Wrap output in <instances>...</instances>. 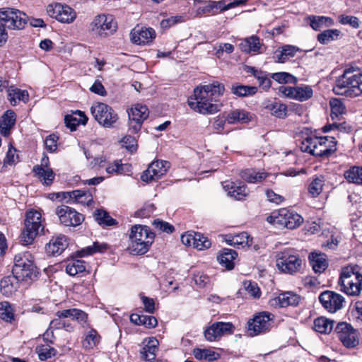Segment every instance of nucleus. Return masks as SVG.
I'll list each match as a JSON object with an SVG mask.
<instances>
[{
  "instance_id": "f257e3e1",
  "label": "nucleus",
  "mask_w": 362,
  "mask_h": 362,
  "mask_svg": "<svg viewBox=\"0 0 362 362\" xmlns=\"http://www.w3.org/2000/svg\"><path fill=\"white\" fill-rule=\"evenodd\" d=\"M333 91L336 95L355 98L362 94V73L353 68L346 69L336 81Z\"/></svg>"
},
{
  "instance_id": "f03ea898",
  "label": "nucleus",
  "mask_w": 362,
  "mask_h": 362,
  "mask_svg": "<svg viewBox=\"0 0 362 362\" xmlns=\"http://www.w3.org/2000/svg\"><path fill=\"white\" fill-rule=\"evenodd\" d=\"M76 320L81 324L86 322L88 315L81 310L76 308L66 309L56 313V317L50 322L49 329L43 334L44 339L52 343L49 339V330L64 329L67 332H72L74 326L69 320Z\"/></svg>"
},
{
  "instance_id": "7ed1b4c3",
  "label": "nucleus",
  "mask_w": 362,
  "mask_h": 362,
  "mask_svg": "<svg viewBox=\"0 0 362 362\" xmlns=\"http://www.w3.org/2000/svg\"><path fill=\"white\" fill-rule=\"evenodd\" d=\"M154 233L146 226L135 225L131 228L129 250L133 255L146 253L153 243Z\"/></svg>"
},
{
  "instance_id": "20e7f679",
  "label": "nucleus",
  "mask_w": 362,
  "mask_h": 362,
  "mask_svg": "<svg viewBox=\"0 0 362 362\" xmlns=\"http://www.w3.org/2000/svg\"><path fill=\"white\" fill-rule=\"evenodd\" d=\"M334 137L308 136L302 142L301 150L315 156L327 158L334 153L337 148Z\"/></svg>"
},
{
  "instance_id": "39448f33",
  "label": "nucleus",
  "mask_w": 362,
  "mask_h": 362,
  "mask_svg": "<svg viewBox=\"0 0 362 362\" xmlns=\"http://www.w3.org/2000/svg\"><path fill=\"white\" fill-rule=\"evenodd\" d=\"M12 273L13 277L19 281H33L37 277L38 269L30 252L19 253L15 256Z\"/></svg>"
},
{
  "instance_id": "423d86ee",
  "label": "nucleus",
  "mask_w": 362,
  "mask_h": 362,
  "mask_svg": "<svg viewBox=\"0 0 362 362\" xmlns=\"http://www.w3.org/2000/svg\"><path fill=\"white\" fill-rule=\"evenodd\" d=\"M358 265H350L342 269L339 284L344 291L349 296H357L362 290V274Z\"/></svg>"
},
{
  "instance_id": "0eeeda50",
  "label": "nucleus",
  "mask_w": 362,
  "mask_h": 362,
  "mask_svg": "<svg viewBox=\"0 0 362 362\" xmlns=\"http://www.w3.org/2000/svg\"><path fill=\"white\" fill-rule=\"evenodd\" d=\"M267 221L278 229L293 230L302 224L303 218L298 213L286 208H282L273 211L267 218Z\"/></svg>"
},
{
  "instance_id": "6e6552de",
  "label": "nucleus",
  "mask_w": 362,
  "mask_h": 362,
  "mask_svg": "<svg viewBox=\"0 0 362 362\" xmlns=\"http://www.w3.org/2000/svg\"><path fill=\"white\" fill-rule=\"evenodd\" d=\"M194 98L188 100L191 109L201 114H214L220 109V105L214 103V100L209 98L206 91H202L197 87L194 90Z\"/></svg>"
},
{
  "instance_id": "1a4fd4ad",
  "label": "nucleus",
  "mask_w": 362,
  "mask_h": 362,
  "mask_svg": "<svg viewBox=\"0 0 362 362\" xmlns=\"http://www.w3.org/2000/svg\"><path fill=\"white\" fill-rule=\"evenodd\" d=\"M276 266L281 272L293 274L298 272L302 266V259L298 255L286 250L277 253Z\"/></svg>"
},
{
  "instance_id": "9d476101",
  "label": "nucleus",
  "mask_w": 362,
  "mask_h": 362,
  "mask_svg": "<svg viewBox=\"0 0 362 362\" xmlns=\"http://www.w3.org/2000/svg\"><path fill=\"white\" fill-rule=\"evenodd\" d=\"M90 112L99 124L112 128L118 120V115L112 107L103 103H96L90 107Z\"/></svg>"
},
{
  "instance_id": "9b49d317",
  "label": "nucleus",
  "mask_w": 362,
  "mask_h": 362,
  "mask_svg": "<svg viewBox=\"0 0 362 362\" xmlns=\"http://www.w3.org/2000/svg\"><path fill=\"white\" fill-rule=\"evenodd\" d=\"M27 21V15L16 8L8 7L0 8V22L8 29H23Z\"/></svg>"
},
{
  "instance_id": "f8f14e48",
  "label": "nucleus",
  "mask_w": 362,
  "mask_h": 362,
  "mask_svg": "<svg viewBox=\"0 0 362 362\" xmlns=\"http://www.w3.org/2000/svg\"><path fill=\"white\" fill-rule=\"evenodd\" d=\"M117 23L110 15L101 14L95 17L90 25L91 31L100 37H106L116 31Z\"/></svg>"
},
{
  "instance_id": "ddd939ff",
  "label": "nucleus",
  "mask_w": 362,
  "mask_h": 362,
  "mask_svg": "<svg viewBox=\"0 0 362 362\" xmlns=\"http://www.w3.org/2000/svg\"><path fill=\"white\" fill-rule=\"evenodd\" d=\"M195 3L201 4L197 8V14L198 16L207 13H212L214 15L223 11L228 10L235 6L239 5L240 4L238 1H235L232 3L226 4V1L224 0L218 1L197 0L195 1Z\"/></svg>"
},
{
  "instance_id": "4468645a",
  "label": "nucleus",
  "mask_w": 362,
  "mask_h": 362,
  "mask_svg": "<svg viewBox=\"0 0 362 362\" xmlns=\"http://www.w3.org/2000/svg\"><path fill=\"white\" fill-rule=\"evenodd\" d=\"M335 332L339 339L346 348H354L359 344L358 332L346 322L337 324Z\"/></svg>"
},
{
  "instance_id": "2eb2a0df",
  "label": "nucleus",
  "mask_w": 362,
  "mask_h": 362,
  "mask_svg": "<svg viewBox=\"0 0 362 362\" xmlns=\"http://www.w3.org/2000/svg\"><path fill=\"white\" fill-rule=\"evenodd\" d=\"M235 326L232 322H217L213 323L204 331V337L209 341H214L224 335L232 334Z\"/></svg>"
},
{
  "instance_id": "dca6fc26",
  "label": "nucleus",
  "mask_w": 362,
  "mask_h": 362,
  "mask_svg": "<svg viewBox=\"0 0 362 362\" xmlns=\"http://www.w3.org/2000/svg\"><path fill=\"white\" fill-rule=\"evenodd\" d=\"M47 12L50 17L66 23H71L76 16V12L71 7L59 3L48 5Z\"/></svg>"
},
{
  "instance_id": "f3484780",
  "label": "nucleus",
  "mask_w": 362,
  "mask_h": 362,
  "mask_svg": "<svg viewBox=\"0 0 362 362\" xmlns=\"http://www.w3.org/2000/svg\"><path fill=\"white\" fill-rule=\"evenodd\" d=\"M56 214L60 222L66 226H77L84 220L81 214L65 205L57 207Z\"/></svg>"
},
{
  "instance_id": "a211bd4d",
  "label": "nucleus",
  "mask_w": 362,
  "mask_h": 362,
  "mask_svg": "<svg viewBox=\"0 0 362 362\" xmlns=\"http://www.w3.org/2000/svg\"><path fill=\"white\" fill-rule=\"evenodd\" d=\"M169 168L170 163L166 160L153 161L148 165L147 170L143 172L141 179L146 182L158 180L167 173Z\"/></svg>"
},
{
  "instance_id": "6ab92c4d",
  "label": "nucleus",
  "mask_w": 362,
  "mask_h": 362,
  "mask_svg": "<svg viewBox=\"0 0 362 362\" xmlns=\"http://www.w3.org/2000/svg\"><path fill=\"white\" fill-rule=\"evenodd\" d=\"M271 314L268 313H260L255 315L247 322V329L252 336L259 334L268 330L271 326Z\"/></svg>"
},
{
  "instance_id": "aec40b11",
  "label": "nucleus",
  "mask_w": 362,
  "mask_h": 362,
  "mask_svg": "<svg viewBox=\"0 0 362 362\" xmlns=\"http://www.w3.org/2000/svg\"><path fill=\"white\" fill-rule=\"evenodd\" d=\"M319 300L322 306L330 313H336L343 308L344 298L334 291H326L322 292Z\"/></svg>"
},
{
  "instance_id": "412c9836",
  "label": "nucleus",
  "mask_w": 362,
  "mask_h": 362,
  "mask_svg": "<svg viewBox=\"0 0 362 362\" xmlns=\"http://www.w3.org/2000/svg\"><path fill=\"white\" fill-rule=\"evenodd\" d=\"M131 40L136 45H146L156 37V32L151 28H134L131 32Z\"/></svg>"
},
{
  "instance_id": "4be33fe9",
  "label": "nucleus",
  "mask_w": 362,
  "mask_h": 362,
  "mask_svg": "<svg viewBox=\"0 0 362 362\" xmlns=\"http://www.w3.org/2000/svg\"><path fill=\"white\" fill-rule=\"evenodd\" d=\"M68 240L64 235L52 237L45 245V251L48 255L57 256L61 255L68 246Z\"/></svg>"
},
{
  "instance_id": "5701e85b",
  "label": "nucleus",
  "mask_w": 362,
  "mask_h": 362,
  "mask_svg": "<svg viewBox=\"0 0 362 362\" xmlns=\"http://www.w3.org/2000/svg\"><path fill=\"white\" fill-rule=\"evenodd\" d=\"M25 223V229L21 236V242L24 245H30L33 242L41 228V223Z\"/></svg>"
},
{
  "instance_id": "b1692460",
  "label": "nucleus",
  "mask_w": 362,
  "mask_h": 362,
  "mask_svg": "<svg viewBox=\"0 0 362 362\" xmlns=\"http://www.w3.org/2000/svg\"><path fill=\"white\" fill-rule=\"evenodd\" d=\"M223 189L227 192L229 196L238 200L244 199L248 193L246 185L241 183L237 185L233 182H226L223 185Z\"/></svg>"
},
{
  "instance_id": "393cba45",
  "label": "nucleus",
  "mask_w": 362,
  "mask_h": 362,
  "mask_svg": "<svg viewBox=\"0 0 362 362\" xmlns=\"http://www.w3.org/2000/svg\"><path fill=\"white\" fill-rule=\"evenodd\" d=\"M226 240L228 245H233L238 248L249 247L252 244V238L246 232L230 235Z\"/></svg>"
},
{
  "instance_id": "a878e982",
  "label": "nucleus",
  "mask_w": 362,
  "mask_h": 362,
  "mask_svg": "<svg viewBox=\"0 0 362 362\" xmlns=\"http://www.w3.org/2000/svg\"><path fill=\"white\" fill-rule=\"evenodd\" d=\"M250 113L240 109L233 110L226 116V120L228 124L247 123L250 121Z\"/></svg>"
},
{
  "instance_id": "bb28decb",
  "label": "nucleus",
  "mask_w": 362,
  "mask_h": 362,
  "mask_svg": "<svg viewBox=\"0 0 362 362\" xmlns=\"http://www.w3.org/2000/svg\"><path fill=\"white\" fill-rule=\"evenodd\" d=\"M15 123L16 114L12 110H7L0 120L1 134L4 136H8Z\"/></svg>"
},
{
  "instance_id": "cd10ccee",
  "label": "nucleus",
  "mask_w": 362,
  "mask_h": 362,
  "mask_svg": "<svg viewBox=\"0 0 362 362\" xmlns=\"http://www.w3.org/2000/svg\"><path fill=\"white\" fill-rule=\"evenodd\" d=\"M237 256L238 254L235 250L225 248L221 251L217 259L221 266L230 270L234 267V260Z\"/></svg>"
},
{
  "instance_id": "c85d7f7f",
  "label": "nucleus",
  "mask_w": 362,
  "mask_h": 362,
  "mask_svg": "<svg viewBox=\"0 0 362 362\" xmlns=\"http://www.w3.org/2000/svg\"><path fill=\"white\" fill-rule=\"evenodd\" d=\"M309 260L315 273H322L328 265L325 254L312 252L309 255Z\"/></svg>"
},
{
  "instance_id": "c756f323",
  "label": "nucleus",
  "mask_w": 362,
  "mask_h": 362,
  "mask_svg": "<svg viewBox=\"0 0 362 362\" xmlns=\"http://www.w3.org/2000/svg\"><path fill=\"white\" fill-rule=\"evenodd\" d=\"M240 177L249 183L261 182L266 179L268 174L264 171H256L254 169H245L240 173Z\"/></svg>"
},
{
  "instance_id": "7c9ffc66",
  "label": "nucleus",
  "mask_w": 362,
  "mask_h": 362,
  "mask_svg": "<svg viewBox=\"0 0 362 362\" xmlns=\"http://www.w3.org/2000/svg\"><path fill=\"white\" fill-rule=\"evenodd\" d=\"M300 296L292 292H286L280 294L278 297L274 299L276 304L279 307L284 308L288 305H297L300 300Z\"/></svg>"
},
{
  "instance_id": "2f4dec72",
  "label": "nucleus",
  "mask_w": 362,
  "mask_h": 362,
  "mask_svg": "<svg viewBox=\"0 0 362 362\" xmlns=\"http://www.w3.org/2000/svg\"><path fill=\"white\" fill-rule=\"evenodd\" d=\"M7 98L12 105H17L20 101L26 103L28 100V93L26 90H22L13 86H11L7 90Z\"/></svg>"
},
{
  "instance_id": "473e14b6",
  "label": "nucleus",
  "mask_w": 362,
  "mask_h": 362,
  "mask_svg": "<svg viewBox=\"0 0 362 362\" xmlns=\"http://www.w3.org/2000/svg\"><path fill=\"white\" fill-rule=\"evenodd\" d=\"M158 341L157 339H150L146 345L141 351V358L146 361H152L156 358Z\"/></svg>"
},
{
  "instance_id": "72a5a7b5",
  "label": "nucleus",
  "mask_w": 362,
  "mask_h": 362,
  "mask_svg": "<svg viewBox=\"0 0 362 362\" xmlns=\"http://www.w3.org/2000/svg\"><path fill=\"white\" fill-rule=\"evenodd\" d=\"M93 216L96 222L103 228L117 224V221L112 218L108 212L101 209L95 210Z\"/></svg>"
},
{
  "instance_id": "f704fd0d",
  "label": "nucleus",
  "mask_w": 362,
  "mask_h": 362,
  "mask_svg": "<svg viewBox=\"0 0 362 362\" xmlns=\"http://www.w3.org/2000/svg\"><path fill=\"white\" fill-rule=\"evenodd\" d=\"M33 172L46 185H51L54 178V173L51 168L39 167V165L33 167Z\"/></svg>"
},
{
  "instance_id": "c9c22d12",
  "label": "nucleus",
  "mask_w": 362,
  "mask_h": 362,
  "mask_svg": "<svg viewBox=\"0 0 362 362\" xmlns=\"http://www.w3.org/2000/svg\"><path fill=\"white\" fill-rule=\"evenodd\" d=\"M199 88L202 91H206L207 95L213 100L222 95L225 90L224 86L218 81H214L212 83L204 85Z\"/></svg>"
},
{
  "instance_id": "e433bc0d",
  "label": "nucleus",
  "mask_w": 362,
  "mask_h": 362,
  "mask_svg": "<svg viewBox=\"0 0 362 362\" xmlns=\"http://www.w3.org/2000/svg\"><path fill=\"white\" fill-rule=\"evenodd\" d=\"M128 117L143 124L144 121L148 117L149 112L146 105L137 104L130 108L128 111Z\"/></svg>"
},
{
  "instance_id": "4c0bfd02",
  "label": "nucleus",
  "mask_w": 362,
  "mask_h": 362,
  "mask_svg": "<svg viewBox=\"0 0 362 362\" xmlns=\"http://www.w3.org/2000/svg\"><path fill=\"white\" fill-rule=\"evenodd\" d=\"M298 50V49L295 46L286 45L281 51L277 50L274 52L275 62L284 63L289 58L294 57Z\"/></svg>"
},
{
  "instance_id": "58836bf2",
  "label": "nucleus",
  "mask_w": 362,
  "mask_h": 362,
  "mask_svg": "<svg viewBox=\"0 0 362 362\" xmlns=\"http://www.w3.org/2000/svg\"><path fill=\"white\" fill-rule=\"evenodd\" d=\"M333 326L334 321L325 317H319L314 320V329L321 334H329Z\"/></svg>"
},
{
  "instance_id": "ea45409f",
  "label": "nucleus",
  "mask_w": 362,
  "mask_h": 362,
  "mask_svg": "<svg viewBox=\"0 0 362 362\" xmlns=\"http://www.w3.org/2000/svg\"><path fill=\"white\" fill-rule=\"evenodd\" d=\"M64 197H69L78 203L88 205L92 202V196L86 191L73 190L71 192H64Z\"/></svg>"
},
{
  "instance_id": "a19ab883",
  "label": "nucleus",
  "mask_w": 362,
  "mask_h": 362,
  "mask_svg": "<svg viewBox=\"0 0 362 362\" xmlns=\"http://www.w3.org/2000/svg\"><path fill=\"white\" fill-rule=\"evenodd\" d=\"M272 115L278 118H285L287 115V106L279 102H270L266 106Z\"/></svg>"
},
{
  "instance_id": "79ce46f5",
  "label": "nucleus",
  "mask_w": 362,
  "mask_h": 362,
  "mask_svg": "<svg viewBox=\"0 0 362 362\" xmlns=\"http://www.w3.org/2000/svg\"><path fill=\"white\" fill-rule=\"evenodd\" d=\"M76 114L78 115L80 118L78 119L72 115H66L64 118V122L66 126L69 128L71 131L76 130V127L79 124L85 125L88 122V117L83 112L77 110Z\"/></svg>"
},
{
  "instance_id": "37998d69",
  "label": "nucleus",
  "mask_w": 362,
  "mask_h": 362,
  "mask_svg": "<svg viewBox=\"0 0 362 362\" xmlns=\"http://www.w3.org/2000/svg\"><path fill=\"white\" fill-rule=\"evenodd\" d=\"M325 182V177L322 175L314 177L308 185L309 194L313 198L317 197L322 191Z\"/></svg>"
},
{
  "instance_id": "c03bdc74",
  "label": "nucleus",
  "mask_w": 362,
  "mask_h": 362,
  "mask_svg": "<svg viewBox=\"0 0 362 362\" xmlns=\"http://www.w3.org/2000/svg\"><path fill=\"white\" fill-rule=\"evenodd\" d=\"M344 177L350 183L362 185V167H351L344 172Z\"/></svg>"
},
{
  "instance_id": "a18cd8bd",
  "label": "nucleus",
  "mask_w": 362,
  "mask_h": 362,
  "mask_svg": "<svg viewBox=\"0 0 362 362\" xmlns=\"http://www.w3.org/2000/svg\"><path fill=\"white\" fill-rule=\"evenodd\" d=\"M308 19L315 30H320L324 25L332 26L334 24L333 19L329 17L310 16Z\"/></svg>"
},
{
  "instance_id": "49530a36",
  "label": "nucleus",
  "mask_w": 362,
  "mask_h": 362,
  "mask_svg": "<svg viewBox=\"0 0 362 362\" xmlns=\"http://www.w3.org/2000/svg\"><path fill=\"white\" fill-rule=\"evenodd\" d=\"M193 354L198 360H205L208 361L217 360L220 357L219 354L207 349H194Z\"/></svg>"
},
{
  "instance_id": "de8ad7c7",
  "label": "nucleus",
  "mask_w": 362,
  "mask_h": 362,
  "mask_svg": "<svg viewBox=\"0 0 362 362\" xmlns=\"http://www.w3.org/2000/svg\"><path fill=\"white\" fill-rule=\"evenodd\" d=\"M66 272L70 276H75L86 272V263L80 259L70 261L66 266Z\"/></svg>"
},
{
  "instance_id": "09e8293b",
  "label": "nucleus",
  "mask_w": 362,
  "mask_h": 362,
  "mask_svg": "<svg viewBox=\"0 0 362 362\" xmlns=\"http://www.w3.org/2000/svg\"><path fill=\"white\" fill-rule=\"evenodd\" d=\"M257 91L256 86L233 85L231 86V92L240 97H246L255 95Z\"/></svg>"
},
{
  "instance_id": "8fccbe9b",
  "label": "nucleus",
  "mask_w": 362,
  "mask_h": 362,
  "mask_svg": "<svg viewBox=\"0 0 362 362\" xmlns=\"http://www.w3.org/2000/svg\"><path fill=\"white\" fill-rule=\"evenodd\" d=\"M341 32L337 29H329L325 30L317 35V40L322 45H326L331 41L338 39Z\"/></svg>"
},
{
  "instance_id": "3c124183",
  "label": "nucleus",
  "mask_w": 362,
  "mask_h": 362,
  "mask_svg": "<svg viewBox=\"0 0 362 362\" xmlns=\"http://www.w3.org/2000/svg\"><path fill=\"white\" fill-rule=\"evenodd\" d=\"M100 337L95 329H90L83 341V346L86 349H91L100 341Z\"/></svg>"
},
{
  "instance_id": "603ef678",
  "label": "nucleus",
  "mask_w": 362,
  "mask_h": 362,
  "mask_svg": "<svg viewBox=\"0 0 362 362\" xmlns=\"http://www.w3.org/2000/svg\"><path fill=\"white\" fill-rule=\"evenodd\" d=\"M295 93L296 100L303 102L311 98L313 91L309 86H296Z\"/></svg>"
},
{
  "instance_id": "864d4df0",
  "label": "nucleus",
  "mask_w": 362,
  "mask_h": 362,
  "mask_svg": "<svg viewBox=\"0 0 362 362\" xmlns=\"http://www.w3.org/2000/svg\"><path fill=\"white\" fill-rule=\"evenodd\" d=\"M13 317V310L10 303L6 301L0 303V318L11 322Z\"/></svg>"
},
{
  "instance_id": "5fc2aeb1",
  "label": "nucleus",
  "mask_w": 362,
  "mask_h": 362,
  "mask_svg": "<svg viewBox=\"0 0 362 362\" xmlns=\"http://www.w3.org/2000/svg\"><path fill=\"white\" fill-rule=\"evenodd\" d=\"M107 244L95 242L92 246H88L81 250L80 251V255L81 257H83L86 255L94 254L95 252H103L107 250Z\"/></svg>"
},
{
  "instance_id": "6e6d98bb",
  "label": "nucleus",
  "mask_w": 362,
  "mask_h": 362,
  "mask_svg": "<svg viewBox=\"0 0 362 362\" xmlns=\"http://www.w3.org/2000/svg\"><path fill=\"white\" fill-rule=\"evenodd\" d=\"M272 78L279 83H296L297 78L287 72H278L272 75Z\"/></svg>"
},
{
  "instance_id": "4d7b16f0",
  "label": "nucleus",
  "mask_w": 362,
  "mask_h": 362,
  "mask_svg": "<svg viewBox=\"0 0 362 362\" xmlns=\"http://www.w3.org/2000/svg\"><path fill=\"white\" fill-rule=\"evenodd\" d=\"M329 105L331 107V115L332 118H334V117H337L345 112V107L339 99H332L329 101Z\"/></svg>"
},
{
  "instance_id": "13d9d810",
  "label": "nucleus",
  "mask_w": 362,
  "mask_h": 362,
  "mask_svg": "<svg viewBox=\"0 0 362 362\" xmlns=\"http://www.w3.org/2000/svg\"><path fill=\"white\" fill-rule=\"evenodd\" d=\"M16 288L13 285L10 277L3 279L0 282V290L3 295L9 296L13 294Z\"/></svg>"
},
{
  "instance_id": "bf43d9fd",
  "label": "nucleus",
  "mask_w": 362,
  "mask_h": 362,
  "mask_svg": "<svg viewBox=\"0 0 362 362\" xmlns=\"http://www.w3.org/2000/svg\"><path fill=\"white\" fill-rule=\"evenodd\" d=\"M56 350L49 345H42L39 347L37 353L38 357L41 361H45L55 356Z\"/></svg>"
},
{
  "instance_id": "052dcab7",
  "label": "nucleus",
  "mask_w": 362,
  "mask_h": 362,
  "mask_svg": "<svg viewBox=\"0 0 362 362\" xmlns=\"http://www.w3.org/2000/svg\"><path fill=\"white\" fill-rule=\"evenodd\" d=\"M152 224L155 229L160 232L172 233L175 230V228L172 224L163 220L156 219L153 221Z\"/></svg>"
},
{
  "instance_id": "680f3d73",
  "label": "nucleus",
  "mask_w": 362,
  "mask_h": 362,
  "mask_svg": "<svg viewBox=\"0 0 362 362\" xmlns=\"http://www.w3.org/2000/svg\"><path fill=\"white\" fill-rule=\"evenodd\" d=\"M194 236H196L194 245V248L202 250L211 246V241L206 237H204L199 233H194Z\"/></svg>"
},
{
  "instance_id": "e2e57ef3",
  "label": "nucleus",
  "mask_w": 362,
  "mask_h": 362,
  "mask_svg": "<svg viewBox=\"0 0 362 362\" xmlns=\"http://www.w3.org/2000/svg\"><path fill=\"white\" fill-rule=\"evenodd\" d=\"M339 22L343 25H349L354 28H358L360 27V21L356 16L341 15L339 16Z\"/></svg>"
},
{
  "instance_id": "0e129e2a",
  "label": "nucleus",
  "mask_w": 362,
  "mask_h": 362,
  "mask_svg": "<svg viewBox=\"0 0 362 362\" xmlns=\"http://www.w3.org/2000/svg\"><path fill=\"white\" fill-rule=\"evenodd\" d=\"M58 139V136L55 134H50L46 137L45 146L48 151L52 153L57 150Z\"/></svg>"
},
{
  "instance_id": "69168bd1",
  "label": "nucleus",
  "mask_w": 362,
  "mask_h": 362,
  "mask_svg": "<svg viewBox=\"0 0 362 362\" xmlns=\"http://www.w3.org/2000/svg\"><path fill=\"white\" fill-rule=\"evenodd\" d=\"M280 96L285 97L289 99L296 100L295 91L296 87L281 86L278 88Z\"/></svg>"
},
{
  "instance_id": "338daca9",
  "label": "nucleus",
  "mask_w": 362,
  "mask_h": 362,
  "mask_svg": "<svg viewBox=\"0 0 362 362\" xmlns=\"http://www.w3.org/2000/svg\"><path fill=\"white\" fill-rule=\"evenodd\" d=\"M121 141L124 144V147L131 152L135 151L137 148L136 140L131 135L124 136Z\"/></svg>"
},
{
  "instance_id": "774afa93",
  "label": "nucleus",
  "mask_w": 362,
  "mask_h": 362,
  "mask_svg": "<svg viewBox=\"0 0 362 362\" xmlns=\"http://www.w3.org/2000/svg\"><path fill=\"white\" fill-rule=\"evenodd\" d=\"M105 170L108 174L122 173L123 165L121 163V160H115L112 163H110L106 167Z\"/></svg>"
}]
</instances>
